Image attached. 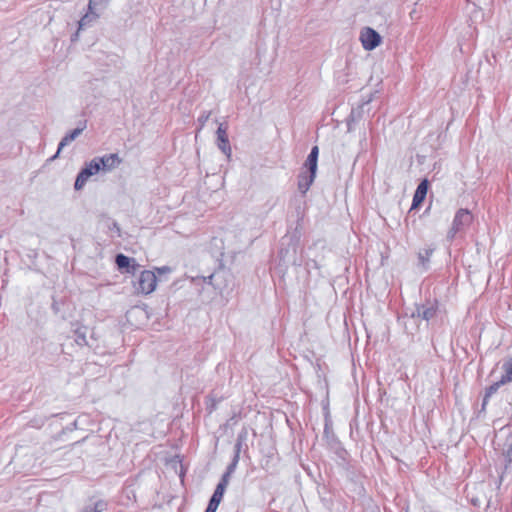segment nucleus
<instances>
[{
	"label": "nucleus",
	"mask_w": 512,
	"mask_h": 512,
	"mask_svg": "<svg viewBox=\"0 0 512 512\" xmlns=\"http://www.w3.org/2000/svg\"><path fill=\"white\" fill-rule=\"evenodd\" d=\"M216 135H217V146H218V148L228 158H230L232 150H231V147H230V144H229V140H228L227 128L223 124H220L218 129H217V131H216Z\"/></svg>",
	"instance_id": "423d86ee"
},
{
	"label": "nucleus",
	"mask_w": 512,
	"mask_h": 512,
	"mask_svg": "<svg viewBox=\"0 0 512 512\" xmlns=\"http://www.w3.org/2000/svg\"><path fill=\"white\" fill-rule=\"evenodd\" d=\"M217 509H218V506L209 503L205 512H216Z\"/></svg>",
	"instance_id": "aec40b11"
},
{
	"label": "nucleus",
	"mask_w": 512,
	"mask_h": 512,
	"mask_svg": "<svg viewBox=\"0 0 512 512\" xmlns=\"http://www.w3.org/2000/svg\"><path fill=\"white\" fill-rule=\"evenodd\" d=\"M229 478H230V471H228L227 473H225L223 476H222V479L221 481L219 482V484L217 485L209 503L213 504V505H216V506H219V504L221 503L222 501V498H223V495L225 493V490L229 484Z\"/></svg>",
	"instance_id": "6e6552de"
},
{
	"label": "nucleus",
	"mask_w": 512,
	"mask_h": 512,
	"mask_svg": "<svg viewBox=\"0 0 512 512\" xmlns=\"http://www.w3.org/2000/svg\"><path fill=\"white\" fill-rule=\"evenodd\" d=\"M472 219L473 217L468 210H458L454 217L452 227L448 232V238L453 239L458 232L462 231L465 227L472 223Z\"/></svg>",
	"instance_id": "7ed1b4c3"
},
{
	"label": "nucleus",
	"mask_w": 512,
	"mask_h": 512,
	"mask_svg": "<svg viewBox=\"0 0 512 512\" xmlns=\"http://www.w3.org/2000/svg\"><path fill=\"white\" fill-rule=\"evenodd\" d=\"M359 41L361 42L364 50L372 51L381 45L382 37L373 28L364 27L360 31Z\"/></svg>",
	"instance_id": "f03ea898"
},
{
	"label": "nucleus",
	"mask_w": 512,
	"mask_h": 512,
	"mask_svg": "<svg viewBox=\"0 0 512 512\" xmlns=\"http://www.w3.org/2000/svg\"><path fill=\"white\" fill-rule=\"evenodd\" d=\"M315 177H316L315 175L310 174V173H309V175H307V174L300 175L299 180H298V188L303 194H305L309 190Z\"/></svg>",
	"instance_id": "f8f14e48"
},
{
	"label": "nucleus",
	"mask_w": 512,
	"mask_h": 512,
	"mask_svg": "<svg viewBox=\"0 0 512 512\" xmlns=\"http://www.w3.org/2000/svg\"><path fill=\"white\" fill-rule=\"evenodd\" d=\"M156 271L159 273V274H164V273H167L170 271V268L167 267V266H164V267H160V268H157Z\"/></svg>",
	"instance_id": "412c9836"
},
{
	"label": "nucleus",
	"mask_w": 512,
	"mask_h": 512,
	"mask_svg": "<svg viewBox=\"0 0 512 512\" xmlns=\"http://www.w3.org/2000/svg\"><path fill=\"white\" fill-rule=\"evenodd\" d=\"M96 164L99 166L101 173H108L117 168L121 160L117 154H107L102 157L93 158Z\"/></svg>",
	"instance_id": "39448f33"
},
{
	"label": "nucleus",
	"mask_w": 512,
	"mask_h": 512,
	"mask_svg": "<svg viewBox=\"0 0 512 512\" xmlns=\"http://www.w3.org/2000/svg\"><path fill=\"white\" fill-rule=\"evenodd\" d=\"M86 129V121L79 123L78 127L66 135V144L74 141Z\"/></svg>",
	"instance_id": "ddd939ff"
},
{
	"label": "nucleus",
	"mask_w": 512,
	"mask_h": 512,
	"mask_svg": "<svg viewBox=\"0 0 512 512\" xmlns=\"http://www.w3.org/2000/svg\"><path fill=\"white\" fill-rule=\"evenodd\" d=\"M133 287L137 294L149 295L156 290L157 277L154 271L144 270L133 282Z\"/></svg>",
	"instance_id": "f257e3e1"
},
{
	"label": "nucleus",
	"mask_w": 512,
	"mask_h": 512,
	"mask_svg": "<svg viewBox=\"0 0 512 512\" xmlns=\"http://www.w3.org/2000/svg\"><path fill=\"white\" fill-rule=\"evenodd\" d=\"M64 149V138H62L60 140V142L58 143V149H57V152L54 156H52L49 160H53L54 158L58 157L60 152Z\"/></svg>",
	"instance_id": "6ab92c4d"
},
{
	"label": "nucleus",
	"mask_w": 512,
	"mask_h": 512,
	"mask_svg": "<svg viewBox=\"0 0 512 512\" xmlns=\"http://www.w3.org/2000/svg\"><path fill=\"white\" fill-rule=\"evenodd\" d=\"M108 2L109 0H89L88 9L100 14Z\"/></svg>",
	"instance_id": "4468645a"
},
{
	"label": "nucleus",
	"mask_w": 512,
	"mask_h": 512,
	"mask_svg": "<svg viewBox=\"0 0 512 512\" xmlns=\"http://www.w3.org/2000/svg\"><path fill=\"white\" fill-rule=\"evenodd\" d=\"M418 314L420 316H422L423 319L429 320V319H431L434 316L435 311L431 307V308H426V309H423V310H418Z\"/></svg>",
	"instance_id": "a211bd4d"
},
{
	"label": "nucleus",
	"mask_w": 512,
	"mask_h": 512,
	"mask_svg": "<svg viewBox=\"0 0 512 512\" xmlns=\"http://www.w3.org/2000/svg\"><path fill=\"white\" fill-rule=\"evenodd\" d=\"M505 380L512 382V358L503 364Z\"/></svg>",
	"instance_id": "dca6fc26"
},
{
	"label": "nucleus",
	"mask_w": 512,
	"mask_h": 512,
	"mask_svg": "<svg viewBox=\"0 0 512 512\" xmlns=\"http://www.w3.org/2000/svg\"><path fill=\"white\" fill-rule=\"evenodd\" d=\"M428 185L429 183L426 179L421 181V183L418 185L413 196L411 209H416L422 204L427 195Z\"/></svg>",
	"instance_id": "1a4fd4ad"
},
{
	"label": "nucleus",
	"mask_w": 512,
	"mask_h": 512,
	"mask_svg": "<svg viewBox=\"0 0 512 512\" xmlns=\"http://www.w3.org/2000/svg\"><path fill=\"white\" fill-rule=\"evenodd\" d=\"M508 381L505 380V377L504 375L501 377V379L499 381H496L495 383H493L492 385H490L487 389V392H486V398L490 397L492 394L496 393V391L502 386V385H505L507 384Z\"/></svg>",
	"instance_id": "2eb2a0df"
},
{
	"label": "nucleus",
	"mask_w": 512,
	"mask_h": 512,
	"mask_svg": "<svg viewBox=\"0 0 512 512\" xmlns=\"http://www.w3.org/2000/svg\"><path fill=\"white\" fill-rule=\"evenodd\" d=\"M101 173L99 171V166L96 164L94 159H92L89 163L85 165V167L81 170V172L78 174L77 179L75 181V189L80 190L84 187L86 182L91 178L92 176H95L97 174Z\"/></svg>",
	"instance_id": "20e7f679"
},
{
	"label": "nucleus",
	"mask_w": 512,
	"mask_h": 512,
	"mask_svg": "<svg viewBox=\"0 0 512 512\" xmlns=\"http://www.w3.org/2000/svg\"><path fill=\"white\" fill-rule=\"evenodd\" d=\"M52 308L54 309V311H55V312H59V311H60V307L57 305V303H56V302H54V303L52 304Z\"/></svg>",
	"instance_id": "4be33fe9"
},
{
	"label": "nucleus",
	"mask_w": 512,
	"mask_h": 512,
	"mask_svg": "<svg viewBox=\"0 0 512 512\" xmlns=\"http://www.w3.org/2000/svg\"><path fill=\"white\" fill-rule=\"evenodd\" d=\"M99 16H100L99 13L88 9L87 13L79 20L77 31L75 32L74 35L71 36V41L72 42L77 41L78 37H79L80 30L91 26L93 23H95L97 21Z\"/></svg>",
	"instance_id": "0eeeda50"
},
{
	"label": "nucleus",
	"mask_w": 512,
	"mask_h": 512,
	"mask_svg": "<svg viewBox=\"0 0 512 512\" xmlns=\"http://www.w3.org/2000/svg\"><path fill=\"white\" fill-rule=\"evenodd\" d=\"M86 330L87 329L85 327H81L76 331V334H77L76 342L79 346H83V345L87 344Z\"/></svg>",
	"instance_id": "f3484780"
},
{
	"label": "nucleus",
	"mask_w": 512,
	"mask_h": 512,
	"mask_svg": "<svg viewBox=\"0 0 512 512\" xmlns=\"http://www.w3.org/2000/svg\"><path fill=\"white\" fill-rule=\"evenodd\" d=\"M116 264L119 269H126V272L128 273H135L136 269L139 267L134 259L123 254H118L116 256Z\"/></svg>",
	"instance_id": "9d476101"
},
{
	"label": "nucleus",
	"mask_w": 512,
	"mask_h": 512,
	"mask_svg": "<svg viewBox=\"0 0 512 512\" xmlns=\"http://www.w3.org/2000/svg\"><path fill=\"white\" fill-rule=\"evenodd\" d=\"M319 149L317 146H314L307 157L305 162V167L308 168L309 173L316 176L317 171V161H318Z\"/></svg>",
	"instance_id": "9b49d317"
}]
</instances>
